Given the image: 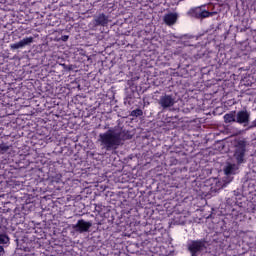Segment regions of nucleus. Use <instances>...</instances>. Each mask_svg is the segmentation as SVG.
I'll return each instance as SVG.
<instances>
[{
	"label": "nucleus",
	"instance_id": "nucleus-14",
	"mask_svg": "<svg viewBox=\"0 0 256 256\" xmlns=\"http://www.w3.org/2000/svg\"><path fill=\"white\" fill-rule=\"evenodd\" d=\"M9 242V236L7 234H0V245H7Z\"/></svg>",
	"mask_w": 256,
	"mask_h": 256
},
{
	"label": "nucleus",
	"instance_id": "nucleus-6",
	"mask_svg": "<svg viewBox=\"0 0 256 256\" xmlns=\"http://www.w3.org/2000/svg\"><path fill=\"white\" fill-rule=\"evenodd\" d=\"M91 227H93V223L86 222L85 220L81 219L78 220L76 225L72 226V229H74V231H77L78 233H87V231H89Z\"/></svg>",
	"mask_w": 256,
	"mask_h": 256
},
{
	"label": "nucleus",
	"instance_id": "nucleus-3",
	"mask_svg": "<svg viewBox=\"0 0 256 256\" xmlns=\"http://www.w3.org/2000/svg\"><path fill=\"white\" fill-rule=\"evenodd\" d=\"M247 151V141L239 140L236 144V150L234 152V158L236 159L238 165L245 163V153Z\"/></svg>",
	"mask_w": 256,
	"mask_h": 256
},
{
	"label": "nucleus",
	"instance_id": "nucleus-8",
	"mask_svg": "<svg viewBox=\"0 0 256 256\" xmlns=\"http://www.w3.org/2000/svg\"><path fill=\"white\" fill-rule=\"evenodd\" d=\"M177 19H179V14L178 13H168L165 14L163 17V21L168 27H171L177 23Z\"/></svg>",
	"mask_w": 256,
	"mask_h": 256
},
{
	"label": "nucleus",
	"instance_id": "nucleus-4",
	"mask_svg": "<svg viewBox=\"0 0 256 256\" xmlns=\"http://www.w3.org/2000/svg\"><path fill=\"white\" fill-rule=\"evenodd\" d=\"M188 17H194L195 19H207V17H212L214 12H209L207 10H202L201 8H192L187 12Z\"/></svg>",
	"mask_w": 256,
	"mask_h": 256
},
{
	"label": "nucleus",
	"instance_id": "nucleus-18",
	"mask_svg": "<svg viewBox=\"0 0 256 256\" xmlns=\"http://www.w3.org/2000/svg\"><path fill=\"white\" fill-rule=\"evenodd\" d=\"M252 127H256V119L253 121Z\"/></svg>",
	"mask_w": 256,
	"mask_h": 256
},
{
	"label": "nucleus",
	"instance_id": "nucleus-10",
	"mask_svg": "<svg viewBox=\"0 0 256 256\" xmlns=\"http://www.w3.org/2000/svg\"><path fill=\"white\" fill-rule=\"evenodd\" d=\"M237 112L236 111H231L227 114L224 115V123L229 124V123H237Z\"/></svg>",
	"mask_w": 256,
	"mask_h": 256
},
{
	"label": "nucleus",
	"instance_id": "nucleus-7",
	"mask_svg": "<svg viewBox=\"0 0 256 256\" xmlns=\"http://www.w3.org/2000/svg\"><path fill=\"white\" fill-rule=\"evenodd\" d=\"M158 103L163 109H169V107H173V105H175V98L173 95L165 94L160 97Z\"/></svg>",
	"mask_w": 256,
	"mask_h": 256
},
{
	"label": "nucleus",
	"instance_id": "nucleus-11",
	"mask_svg": "<svg viewBox=\"0 0 256 256\" xmlns=\"http://www.w3.org/2000/svg\"><path fill=\"white\" fill-rule=\"evenodd\" d=\"M95 25H101L102 27H105L109 23V18L106 17L105 14L98 15L95 19Z\"/></svg>",
	"mask_w": 256,
	"mask_h": 256
},
{
	"label": "nucleus",
	"instance_id": "nucleus-15",
	"mask_svg": "<svg viewBox=\"0 0 256 256\" xmlns=\"http://www.w3.org/2000/svg\"><path fill=\"white\" fill-rule=\"evenodd\" d=\"M9 151L7 144H0V155H3Z\"/></svg>",
	"mask_w": 256,
	"mask_h": 256
},
{
	"label": "nucleus",
	"instance_id": "nucleus-2",
	"mask_svg": "<svg viewBox=\"0 0 256 256\" xmlns=\"http://www.w3.org/2000/svg\"><path fill=\"white\" fill-rule=\"evenodd\" d=\"M188 251L192 256L201 255L203 251H207V242L205 239L192 240L187 245Z\"/></svg>",
	"mask_w": 256,
	"mask_h": 256
},
{
	"label": "nucleus",
	"instance_id": "nucleus-13",
	"mask_svg": "<svg viewBox=\"0 0 256 256\" xmlns=\"http://www.w3.org/2000/svg\"><path fill=\"white\" fill-rule=\"evenodd\" d=\"M130 116L131 117H143V110L141 109H136V110H133L131 113H130Z\"/></svg>",
	"mask_w": 256,
	"mask_h": 256
},
{
	"label": "nucleus",
	"instance_id": "nucleus-1",
	"mask_svg": "<svg viewBox=\"0 0 256 256\" xmlns=\"http://www.w3.org/2000/svg\"><path fill=\"white\" fill-rule=\"evenodd\" d=\"M129 139H131L129 131L119 128H111L107 132L100 134L98 141L106 151H111V149H117V147L123 145V141Z\"/></svg>",
	"mask_w": 256,
	"mask_h": 256
},
{
	"label": "nucleus",
	"instance_id": "nucleus-9",
	"mask_svg": "<svg viewBox=\"0 0 256 256\" xmlns=\"http://www.w3.org/2000/svg\"><path fill=\"white\" fill-rule=\"evenodd\" d=\"M33 43V37H27L19 41L18 43L10 45L11 49H23L26 45H31Z\"/></svg>",
	"mask_w": 256,
	"mask_h": 256
},
{
	"label": "nucleus",
	"instance_id": "nucleus-17",
	"mask_svg": "<svg viewBox=\"0 0 256 256\" xmlns=\"http://www.w3.org/2000/svg\"><path fill=\"white\" fill-rule=\"evenodd\" d=\"M68 39H69V36L67 35L62 36V41H67Z\"/></svg>",
	"mask_w": 256,
	"mask_h": 256
},
{
	"label": "nucleus",
	"instance_id": "nucleus-12",
	"mask_svg": "<svg viewBox=\"0 0 256 256\" xmlns=\"http://www.w3.org/2000/svg\"><path fill=\"white\" fill-rule=\"evenodd\" d=\"M234 169H235V165L234 164H229L224 169L225 175H231L233 173Z\"/></svg>",
	"mask_w": 256,
	"mask_h": 256
},
{
	"label": "nucleus",
	"instance_id": "nucleus-5",
	"mask_svg": "<svg viewBox=\"0 0 256 256\" xmlns=\"http://www.w3.org/2000/svg\"><path fill=\"white\" fill-rule=\"evenodd\" d=\"M251 119V113L247 110H241L236 113V123L239 125H243L247 127L249 125V121Z\"/></svg>",
	"mask_w": 256,
	"mask_h": 256
},
{
	"label": "nucleus",
	"instance_id": "nucleus-16",
	"mask_svg": "<svg viewBox=\"0 0 256 256\" xmlns=\"http://www.w3.org/2000/svg\"><path fill=\"white\" fill-rule=\"evenodd\" d=\"M5 255V249L3 248V246H0V256Z\"/></svg>",
	"mask_w": 256,
	"mask_h": 256
}]
</instances>
